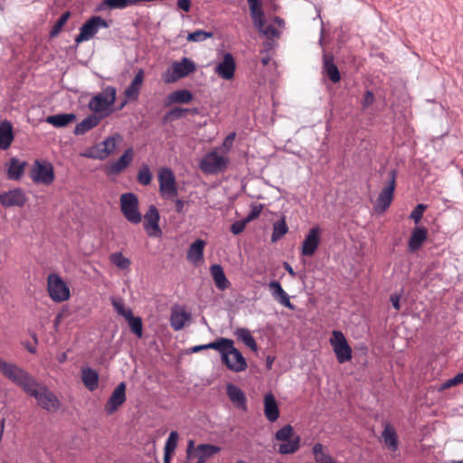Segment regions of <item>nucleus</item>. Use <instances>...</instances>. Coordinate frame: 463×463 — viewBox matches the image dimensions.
Wrapping results in <instances>:
<instances>
[{
    "label": "nucleus",
    "instance_id": "nucleus-1",
    "mask_svg": "<svg viewBox=\"0 0 463 463\" xmlns=\"http://www.w3.org/2000/svg\"><path fill=\"white\" fill-rule=\"evenodd\" d=\"M0 372L38 402L51 403V405L58 403L57 396L44 383L38 382L30 373L17 364L7 363L0 357Z\"/></svg>",
    "mask_w": 463,
    "mask_h": 463
},
{
    "label": "nucleus",
    "instance_id": "nucleus-2",
    "mask_svg": "<svg viewBox=\"0 0 463 463\" xmlns=\"http://www.w3.org/2000/svg\"><path fill=\"white\" fill-rule=\"evenodd\" d=\"M195 70V63L191 59L184 57L180 61H175L172 64L171 69H168L162 75V79L165 83L170 84L175 82L179 79L188 76Z\"/></svg>",
    "mask_w": 463,
    "mask_h": 463
},
{
    "label": "nucleus",
    "instance_id": "nucleus-3",
    "mask_svg": "<svg viewBox=\"0 0 463 463\" xmlns=\"http://www.w3.org/2000/svg\"><path fill=\"white\" fill-rule=\"evenodd\" d=\"M120 211L130 223L137 224L142 220V214L138 210V198L133 193L121 194Z\"/></svg>",
    "mask_w": 463,
    "mask_h": 463
},
{
    "label": "nucleus",
    "instance_id": "nucleus-4",
    "mask_svg": "<svg viewBox=\"0 0 463 463\" xmlns=\"http://www.w3.org/2000/svg\"><path fill=\"white\" fill-rule=\"evenodd\" d=\"M293 435V428L287 424L275 433V439L279 441H285L279 447V452L283 455L294 454L300 448V437L297 436L290 439Z\"/></svg>",
    "mask_w": 463,
    "mask_h": 463
},
{
    "label": "nucleus",
    "instance_id": "nucleus-5",
    "mask_svg": "<svg viewBox=\"0 0 463 463\" xmlns=\"http://www.w3.org/2000/svg\"><path fill=\"white\" fill-rule=\"evenodd\" d=\"M109 24L101 16L92 15L80 27V33L75 37V43H80L90 40L100 28H109Z\"/></svg>",
    "mask_w": 463,
    "mask_h": 463
},
{
    "label": "nucleus",
    "instance_id": "nucleus-6",
    "mask_svg": "<svg viewBox=\"0 0 463 463\" xmlns=\"http://www.w3.org/2000/svg\"><path fill=\"white\" fill-rule=\"evenodd\" d=\"M31 178L35 184L49 185L54 181L53 165L44 160H35L31 169Z\"/></svg>",
    "mask_w": 463,
    "mask_h": 463
},
{
    "label": "nucleus",
    "instance_id": "nucleus-7",
    "mask_svg": "<svg viewBox=\"0 0 463 463\" xmlns=\"http://www.w3.org/2000/svg\"><path fill=\"white\" fill-rule=\"evenodd\" d=\"M330 344L333 347L338 363L345 364L352 359V348L348 345L345 336L341 331L334 330L332 332Z\"/></svg>",
    "mask_w": 463,
    "mask_h": 463
},
{
    "label": "nucleus",
    "instance_id": "nucleus-8",
    "mask_svg": "<svg viewBox=\"0 0 463 463\" xmlns=\"http://www.w3.org/2000/svg\"><path fill=\"white\" fill-rule=\"evenodd\" d=\"M48 293L55 302H63L70 298V288L61 278L56 273L48 276Z\"/></svg>",
    "mask_w": 463,
    "mask_h": 463
},
{
    "label": "nucleus",
    "instance_id": "nucleus-9",
    "mask_svg": "<svg viewBox=\"0 0 463 463\" xmlns=\"http://www.w3.org/2000/svg\"><path fill=\"white\" fill-rule=\"evenodd\" d=\"M396 177L397 171L395 169L390 170L388 173V182L377 197V210L380 213L386 211L392 203L396 187Z\"/></svg>",
    "mask_w": 463,
    "mask_h": 463
},
{
    "label": "nucleus",
    "instance_id": "nucleus-10",
    "mask_svg": "<svg viewBox=\"0 0 463 463\" xmlns=\"http://www.w3.org/2000/svg\"><path fill=\"white\" fill-rule=\"evenodd\" d=\"M116 89L107 87L101 93L95 95L89 103V109L94 113L103 112L116 100Z\"/></svg>",
    "mask_w": 463,
    "mask_h": 463
},
{
    "label": "nucleus",
    "instance_id": "nucleus-11",
    "mask_svg": "<svg viewBox=\"0 0 463 463\" xmlns=\"http://www.w3.org/2000/svg\"><path fill=\"white\" fill-rule=\"evenodd\" d=\"M159 189L163 194L169 198L177 196L178 191L175 183V176L168 167H162L158 172Z\"/></svg>",
    "mask_w": 463,
    "mask_h": 463
},
{
    "label": "nucleus",
    "instance_id": "nucleus-12",
    "mask_svg": "<svg viewBox=\"0 0 463 463\" xmlns=\"http://www.w3.org/2000/svg\"><path fill=\"white\" fill-rule=\"evenodd\" d=\"M228 164V159L220 156L217 152H210L200 163L201 169L207 174H217L223 170Z\"/></svg>",
    "mask_w": 463,
    "mask_h": 463
},
{
    "label": "nucleus",
    "instance_id": "nucleus-13",
    "mask_svg": "<svg viewBox=\"0 0 463 463\" xmlns=\"http://www.w3.org/2000/svg\"><path fill=\"white\" fill-rule=\"evenodd\" d=\"M226 367L235 373L243 372L247 369V362L242 354L231 345L227 351V359L222 360Z\"/></svg>",
    "mask_w": 463,
    "mask_h": 463
},
{
    "label": "nucleus",
    "instance_id": "nucleus-14",
    "mask_svg": "<svg viewBox=\"0 0 463 463\" xmlns=\"http://www.w3.org/2000/svg\"><path fill=\"white\" fill-rule=\"evenodd\" d=\"M144 229L149 236L159 237L162 231L159 226L160 214L157 208L151 204L144 215Z\"/></svg>",
    "mask_w": 463,
    "mask_h": 463
},
{
    "label": "nucleus",
    "instance_id": "nucleus-15",
    "mask_svg": "<svg viewBox=\"0 0 463 463\" xmlns=\"http://www.w3.org/2000/svg\"><path fill=\"white\" fill-rule=\"evenodd\" d=\"M320 234L321 229L318 226L312 227L308 231L301 247V254L303 256L310 257L316 253L321 241Z\"/></svg>",
    "mask_w": 463,
    "mask_h": 463
},
{
    "label": "nucleus",
    "instance_id": "nucleus-16",
    "mask_svg": "<svg viewBox=\"0 0 463 463\" xmlns=\"http://www.w3.org/2000/svg\"><path fill=\"white\" fill-rule=\"evenodd\" d=\"M26 203V196L22 189L15 188L0 194V203L4 207H23Z\"/></svg>",
    "mask_w": 463,
    "mask_h": 463
},
{
    "label": "nucleus",
    "instance_id": "nucleus-17",
    "mask_svg": "<svg viewBox=\"0 0 463 463\" xmlns=\"http://www.w3.org/2000/svg\"><path fill=\"white\" fill-rule=\"evenodd\" d=\"M236 70L235 60L232 53L226 52L222 61L216 66L215 72L223 80H229L234 77Z\"/></svg>",
    "mask_w": 463,
    "mask_h": 463
},
{
    "label": "nucleus",
    "instance_id": "nucleus-18",
    "mask_svg": "<svg viewBox=\"0 0 463 463\" xmlns=\"http://www.w3.org/2000/svg\"><path fill=\"white\" fill-rule=\"evenodd\" d=\"M428 238V230L423 226H415L408 241V250L410 252H415L421 248Z\"/></svg>",
    "mask_w": 463,
    "mask_h": 463
},
{
    "label": "nucleus",
    "instance_id": "nucleus-19",
    "mask_svg": "<svg viewBox=\"0 0 463 463\" xmlns=\"http://www.w3.org/2000/svg\"><path fill=\"white\" fill-rule=\"evenodd\" d=\"M322 71L333 83H337L341 80L340 71L335 64L334 56L331 53L324 52Z\"/></svg>",
    "mask_w": 463,
    "mask_h": 463
},
{
    "label": "nucleus",
    "instance_id": "nucleus-20",
    "mask_svg": "<svg viewBox=\"0 0 463 463\" xmlns=\"http://www.w3.org/2000/svg\"><path fill=\"white\" fill-rule=\"evenodd\" d=\"M269 288L274 300L291 310L295 309V306L290 302L289 296L283 289L281 284L278 280L270 281Z\"/></svg>",
    "mask_w": 463,
    "mask_h": 463
},
{
    "label": "nucleus",
    "instance_id": "nucleus-21",
    "mask_svg": "<svg viewBox=\"0 0 463 463\" xmlns=\"http://www.w3.org/2000/svg\"><path fill=\"white\" fill-rule=\"evenodd\" d=\"M134 150L132 147L127 148L121 156L112 163L108 169L109 175H118L123 172L133 161Z\"/></svg>",
    "mask_w": 463,
    "mask_h": 463
},
{
    "label": "nucleus",
    "instance_id": "nucleus-22",
    "mask_svg": "<svg viewBox=\"0 0 463 463\" xmlns=\"http://www.w3.org/2000/svg\"><path fill=\"white\" fill-rule=\"evenodd\" d=\"M145 71L143 69H139L136 73L131 83L126 88L124 91L125 97L128 100H137L140 92L141 86L144 81Z\"/></svg>",
    "mask_w": 463,
    "mask_h": 463
},
{
    "label": "nucleus",
    "instance_id": "nucleus-23",
    "mask_svg": "<svg viewBox=\"0 0 463 463\" xmlns=\"http://www.w3.org/2000/svg\"><path fill=\"white\" fill-rule=\"evenodd\" d=\"M14 139L13 125L7 119L0 122V149L6 150Z\"/></svg>",
    "mask_w": 463,
    "mask_h": 463
},
{
    "label": "nucleus",
    "instance_id": "nucleus-24",
    "mask_svg": "<svg viewBox=\"0 0 463 463\" xmlns=\"http://www.w3.org/2000/svg\"><path fill=\"white\" fill-rule=\"evenodd\" d=\"M77 119L75 113H59L50 115L45 121L57 128H62L73 123Z\"/></svg>",
    "mask_w": 463,
    "mask_h": 463
},
{
    "label": "nucleus",
    "instance_id": "nucleus-25",
    "mask_svg": "<svg viewBox=\"0 0 463 463\" xmlns=\"http://www.w3.org/2000/svg\"><path fill=\"white\" fill-rule=\"evenodd\" d=\"M210 273L213 277L214 284L219 290L227 289L231 283L225 276L223 268L220 264H213L210 267Z\"/></svg>",
    "mask_w": 463,
    "mask_h": 463
},
{
    "label": "nucleus",
    "instance_id": "nucleus-26",
    "mask_svg": "<svg viewBox=\"0 0 463 463\" xmlns=\"http://www.w3.org/2000/svg\"><path fill=\"white\" fill-rule=\"evenodd\" d=\"M101 118L95 113H91L81 122L76 125L73 134L76 136H81L89 132L90 130L96 128L100 122Z\"/></svg>",
    "mask_w": 463,
    "mask_h": 463
},
{
    "label": "nucleus",
    "instance_id": "nucleus-27",
    "mask_svg": "<svg viewBox=\"0 0 463 463\" xmlns=\"http://www.w3.org/2000/svg\"><path fill=\"white\" fill-rule=\"evenodd\" d=\"M205 241L197 239L189 247L187 251V259L193 263H198L203 259V250Z\"/></svg>",
    "mask_w": 463,
    "mask_h": 463
},
{
    "label": "nucleus",
    "instance_id": "nucleus-28",
    "mask_svg": "<svg viewBox=\"0 0 463 463\" xmlns=\"http://www.w3.org/2000/svg\"><path fill=\"white\" fill-rule=\"evenodd\" d=\"M121 140V136L118 133H115L112 136L108 137L106 139H104L100 146L103 147V153L102 156H98L99 160H104L106 159L109 155L113 154L118 146V142Z\"/></svg>",
    "mask_w": 463,
    "mask_h": 463
},
{
    "label": "nucleus",
    "instance_id": "nucleus-29",
    "mask_svg": "<svg viewBox=\"0 0 463 463\" xmlns=\"http://www.w3.org/2000/svg\"><path fill=\"white\" fill-rule=\"evenodd\" d=\"M26 162L20 161L16 157L10 159V163L7 168V175L11 180H19L24 173Z\"/></svg>",
    "mask_w": 463,
    "mask_h": 463
},
{
    "label": "nucleus",
    "instance_id": "nucleus-30",
    "mask_svg": "<svg viewBox=\"0 0 463 463\" xmlns=\"http://www.w3.org/2000/svg\"><path fill=\"white\" fill-rule=\"evenodd\" d=\"M190 318L191 315L188 312L173 309L170 316V325L175 331H179L184 328Z\"/></svg>",
    "mask_w": 463,
    "mask_h": 463
},
{
    "label": "nucleus",
    "instance_id": "nucleus-31",
    "mask_svg": "<svg viewBox=\"0 0 463 463\" xmlns=\"http://www.w3.org/2000/svg\"><path fill=\"white\" fill-rule=\"evenodd\" d=\"M193 99V93L185 89L177 90L167 96V105L187 104Z\"/></svg>",
    "mask_w": 463,
    "mask_h": 463
},
{
    "label": "nucleus",
    "instance_id": "nucleus-32",
    "mask_svg": "<svg viewBox=\"0 0 463 463\" xmlns=\"http://www.w3.org/2000/svg\"><path fill=\"white\" fill-rule=\"evenodd\" d=\"M81 380L86 388L90 391H94L99 385V374L90 367H86L81 370Z\"/></svg>",
    "mask_w": 463,
    "mask_h": 463
},
{
    "label": "nucleus",
    "instance_id": "nucleus-33",
    "mask_svg": "<svg viewBox=\"0 0 463 463\" xmlns=\"http://www.w3.org/2000/svg\"><path fill=\"white\" fill-rule=\"evenodd\" d=\"M231 345H233V340L225 337H220L213 342L206 344V347L208 349H213L218 351L221 354V359L226 360L227 351Z\"/></svg>",
    "mask_w": 463,
    "mask_h": 463
},
{
    "label": "nucleus",
    "instance_id": "nucleus-34",
    "mask_svg": "<svg viewBox=\"0 0 463 463\" xmlns=\"http://www.w3.org/2000/svg\"><path fill=\"white\" fill-rule=\"evenodd\" d=\"M226 392L232 402L236 405H245L246 404V396L244 392L235 384L228 383L226 385Z\"/></svg>",
    "mask_w": 463,
    "mask_h": 463
},
{
    "label": "nucleus",
    "instance_id": "nucleus-35",
    "mask_svg": "<svg viewBox=\"0 0 463 463\" xmlns=\"http://www.w3.org/2000/svg\"><path fill=\"white\" fill-rule=\"evenodd\" d=\"M382 436L384 443L392 451L398 449V436L392 426L390 424L385 425Z\"/></svg>",
    "mask_w": 463,
    "mask_h": 463
},
{
    "label": "nucleus",
    "instance_id": "nucleus-36",
    "mask_svg": "<svg viewBox=\"0 0 463 463\" xmlns=\"http://www.w3.org/2000/svg\"><path fill=\"white\" fill-rule=\"evenodd\" d=\"M316 463H337L326 451L321 443H316L312 448Z\"/></svg>",
    "mask_w": 463,
    "mask_h": 463
},
{
    "label": "nucleus",
    "instance_id": "nucleus-37",
    "mask_svg": "<svg viewBox=\"0 0 463 463\" xmlns=\"http://www.w3.org/2000/svg\"><path fill=\"white\" fill-rule=\"evenodd\" d=\"M235 335L241 340L246 346L252 351L258 350V345L251 335L250 332L247 328L240 327L235 330Z\"/></svg>",
    "mask_w": 463,
    "mask_h": 463
},
{
    "label": "nucleus",
    "instance_id": "nucleus-38",
    "mask_svg": "<svg viewBox=\"0 0 463 463\" xmlns=\"http://www.w3.org/2000/svg\"><path fill=\"white\" fill-rule=\"evenodd\" d=\"M126 401V383H120L112 392L107 405H122Z\"/></svg>",
    "mask_w": 463,
    "mask_h": 463
},
{
    "label": "nucleus",
    "instance_id": "nucleus-39",
    "mask_svg": "<svg viewBox=\"0 0 463 463\" xmlns=\"http://www.w3.org/2000/svg\"><path fill=\"white\" fill-rule=\"evenodd\" d=\"M221 448L212 444H200L194 452V456H199L207 460V458L220 452Z\"/></svg>",
    "mask_w": 463,
    "mask_h": 463
},
{
    "label": "nucleus",
    "instance_id": "nucleus-40",
    "mask_svg": "<svg viewBox=\"0 0 463 463\" xmlns=\"http://www.w3.org/2000/svg\"><path fill=\"white\" fill-rule=\"evenodd\" d=\"M288 231V225L286 223L285 218H281L280 220L275 222L273 223V232L271 234V241L276 242L280 240Z\"/></svg>",
    "mask_w": 463,
    "mask_h": 463
},
{
    "label": "nucleus",
    "instance_id": "nucleus-41",
    "mask_svg": "<svg viewBox=\"0 0 463 463\" xmlns=\"http://www.w3.org/2000/svg\"><path fill=\"white\" fill-rule=\"evenodd\" d=\"M128 321V324L130 327V330L133 334H135L137 337H142L143 335V322L141 317H135L133 312L130 316H128L125 318Z\"/></svg>",
    "mask_w": 463,
    "mask_h": 463
},
{
    "label": "nucleus",
    "instance_id": "nucleus-42",
    "mask_svg": "<svg viewBox=\"0 0 463 463\" xmlns=\"http://www.w3.org/2000/svg\"><path fill=\"white\" fill-rule=\"evenodd\" d=\"M70 16L71 12L66 11L58 18V20L55 22L54 25L52 26L50 32L51 37H56L61 32L64 24L67 23Z\"/></svg>",
    "mask_w": 463,
    "mask_h": 463
},
{
    "label": "nucleus",
    "instance_id": "nucleus-43",
    "mask_svg": "<svg viewBox=\"0 0 463 463\" xmlns=\"http://www.w3.org/2000/svg\"><path fill=\"white\" fill-rule=\"evenodd\" d=\"M110 261L120 269H126L130 265L129 259L123 256L120 251L112 253L109 256Z\"/></svg>",
    "mask_w": 463,
    "mask_h": 463
},
{
    "label": "nucleus",
    "instance_id": "nucleus-44",
    "mask_svg": "<svg viewBox=\"0 0 463 463\" xmlns=\"http://www.w3.org/2000/svg\"><path fill=\"white\" fill-rule=\"evenodd\" d=\"M152 173L147 165H143L137 173V182L142 185H148L152 180Z\"/></svg>",
    "mask_w": 463,
    "mask_h": 463
},
{
    "label": "nucleus",
    "instance_id": "nucleus-45",
    "mask_svg": "<svg viewBox=\"0 0 463 463\" xmlns=\"http://www.w3.org/2000/svg\"><path fill=\"white\" fill-rule=\"evenodd\" d=\"M104 5L109 9H125L128 5V0H102V4L97 7V11L104 9Z\"/></svg>",
    "mask_w": 463,
    "mask_h": 463
},
{
    "label": "nucleus",
    "instance_id": "nucleus-46",
    "mask_svg": "<svg viewBox=\"0 0 463 463\" xmlns=\"http://www.w3.org/2000/svg\"><path fill=\"white\" fill-rule=\"evenodd\" d=\"M212 37H213V33L199 29L193 33H188L186 39L188 42L200 43V42H203L206 39H209Z\"/></svg>",
    "mask_w": 463,
    "mask_h": 463
},
{
    "label": "nucleus",
    "instance_id": "nucleus-47",
    "mask_svg": "<svg viewBox=\"0 0 463 463\" xmlns=\"http://www.w3.org/2000/svg\"><path fill=\"white\" fill-rule=\"evenodd\" d=\"M111 304L117 313L126 318L128 316H130L132 310L128 307H126L124 302L121 298H111Z\"/></svg>",
    "mask_w": 463,
    "mask_h": 463
},
{
    "label": "nucleus",
    "instance_id": "nucleus-48",
    "mask_svg": "<svg viewBox=\"0 0 463 463\" xmlns=\"http://www.w3.org/2000/svg\"><path fill=\"white\" fill-rule=\"evenodd\" d=\"M178 433L177 431H171L169 434V437L165 444L164 451L167 453H174L175 450V448L177 446V440H178Z\"/></svg>",
    "mask_w": 463,
    "mask_h": 463
},
{
    "label": "nucleus",
    "instance_id": "nucleus-49",
    "mask_svg": "<svg viewBox=\"0 0 463 463\" xmlns=\"http://www.w3.org/2000/svg\"><path fill=\"white\" fill-rule=\"evenodd\" d=\"M249 7L252 20L264 17V12L260 0H253L251 4H249Z\"/></svg>",
    "mask_w": 463,
    "mask_h": 463
},
{
    "label": "nucleus",
    "instance_id": "nucleus-50",
    "mask_svg": "<svg viewBox=\"0 0 463 463\" xmlns=\"http://www.w3.org/2000/svg\"><path fill=\"white\" fill-rule=\"evenodd\" d=\"M461 383H463V372H461V373L456 374L454 377L445 381L441 384L440 389L445 390V389H448V388H450L452 386H456V385H458Z\"/></svg>",
    "mask_w": 463,
    "mask_h": 463
},
{
    "label": "nucleus",
    "instance_id": "nucleus-51",
    "mask_svg": "<svg viewBox=\"0 0 463 463\" xmlns=\"http://www.w3.org/2000/svg\"><path fill=\"white\" fill-rule=\"evenodd\" d=\"M263 209V205L259 203H253L251 204V207H250V212L248 213V215L244 218V220L249 223L252 221H254L255 219H257L261 211Z\"/></svg>",
    "mask_w": 463,
    "mask_h": 463
},
{
    "label": "nucleus",
    "instance_id": "nucleus-52",
    "mask_svg": "<svg viewBox=\"0 0 463 463\" xmlns=\"http://www.w3.org/2000/svg\"><path fill=\"white\" fill-rule=\"evenodd\" d=\"M426 208L427 206L423 203L417 204V206L411 213L410 218L413 220L415 223H418L421 220Z\"/></svg>",
    "mask_w": 463,
    "mask_h": 463
},
{
    "label": "nucleus",
    "instance_id": "nucleus-53",
    "mask_svg": "<svg viewBox=\"0 0 463 463\" xmlns=\"http://www.w3.org/2000/svg\"><path fill=\"white\" fill-rule=\"evenodd\" d=\"M264 413L270 422H274L279 417V407H264Z\"/></svg>",
    "mask_w": 463,
    "mask_h": 463
},
{
    "label": "nucleus",
    "instance_id": "nucleus-54",
    "mask_svg": "<svg viewBox=\"0 0 463 463\" xmlns=\"http://www.w3.org/2000/svg\"><path fill=\"white\" fill-rule=\"evenodd\" d=\"M247 224L248 222L244 219L236 221L231 225V232L234 235H238L244 231Z\"/></svg>",
    "mask_w": 463,
    "mask_h": 463
},
{
    "label": "nucleus",
    "instance_id": "nucleus-55",
    "mask_svg": "<svg viewBox=\"0 0 463 463\" xmlns=\"http://www.w3.org/2000/svg\"><path fill=\"white\" fill-rule=\"evenodd\" d=\"M187 112L188 109L175 107L168 111V115L172 117V120H175L183 118Z\"/></svg>",
    "mask_w": 463,
    "mask_h": 463
},
{
    "label": "nucleus",
    "instance_id": "nucleus-56",
    "mask_svg": "<svg viewBox=\"0 0 463 463\" xmlns=\"http://www.w3.org/2000/svg\"><path fill=\"white\" fill-rule=\"evenodd\" d=\"M101 146H100V144L92 146L90 151L84 154V156L93 159H99L98 156L104 155L103 148Z\"/></svg>",
    "mask_w": 463,
    "mask_h": 463
},
{
    "label": "nucleus",
    "instance_id": "nucleus-57",
    "mask_svg": "<svg viewBox=\"0 0 463 463\" xmlns=\"http://www.w3.org/2000/svg\"><path fill=\"white\" fill-rule=\"evenodd\" d=\"M374 101V95L373 93V91L371 90H366L364 94V99H363V101H362V106L364 109H366L368 108L369 106H371Z\"/></svg>",
    "mask_w": 463,
    "mask_h": 463
},
{
    "label": "nucleus",
    "instance_id": "nucleus-58",
    "mask_svg": "<svg viewBox=\"0 0 463 463\" xmlns=\"http://www.w3.org/2000/svg\"><path fill=\"white\" fill-rule=\"evenodd\" d=\"M401 298H402V293H392L390 296V301L392 303V306L397 311H399L401 309Z\"/></svg>",
    "mask_w": 463,
    "mask_h": 463
},
{
    "label": "nucleus",
    "instance_id": "nucleus-59",
    "mask_svg": "<svg viewBox=\"0 0 463 463\" xmlns=\"http://www.w3.org/2000/svg\"><path fill=\"white\" fill-rule=\"evenodd\" d=\"M235 137H236V133L235 132H232L230 133L226 137L225 139L223 140L222 142V146L226 149V150H230L233 145V141L235 139Z\"/></svg>",
    "mask_w": 463,
    "mask_h": 463
},
{
    "label": "nucleus",
    "instance_id": "nucleus-60",
    "mask_svg": "<svg viewBox=\"0 0 463 463\" xmlns=\"http://www.w3.org/2000/svg\"><path fill=\"white\" fill-rule=\"evenodd\" d=\"M262 34L265 36L270 38V37H278L279 32L278 30L273 27L272 25H267L264 30L261 32Z\"/></svg>",
    "mask_w": 463,
    "mask_h": 463
},
{
    "label": "nucleus",
    "instance_id": "nucleus-61",
    "mask_svg": "<svg viewBox=\"0 0 463 463\" xmlns=\"http://www.w3.org/2000/svg\"><path fill=\"white\" fill-rule=\"evenodd\" d=\"M191 4V0H177L178 8L186 13L190 11Z\"/></svg>",
    "mask_w": 463,
    "mask_h": 463
},
{
    "label": "nucleus",
    "instance_id": "nucleus-62",
    "mask_svg": "<svg viewBox=\"0 0 463 463\" xmlns=\"http://www.w3.org/2000/svg\"><path fill=\"white\" fill-rule=\"evenodd\" d=\"M263 405H278L272 392H268L264 395Z\"/></svg>",
    "mask_w": 463,
    "mask_h": 463
},
{
    "label": "nucleus",
    "instance_id": "nucleus-63",
    "mask_svg": "<svg viewBox=\"0 0 463 463\" xmlns=\"http://www.w3.org/2000/svg\"><path fill=\"white\" fill-rule=\"evenodd\" d=\"M253 21V24H254V26L259 30L260 33H261L264 28L266 27L265 26V18L262 17V18H259V19H255V20H252Z\"/></svg>",
    "mask_w": 463,
    "mask_h": 463
},
{
    "label": "nucleus",
    "instance_id": "nucleus-64",
    "mask_svg": "<svg viewBox=\"0 0 463 463\" xmlns=\"http://www.w3.org/2000/svg\"><path fill=\"white\" fill-rule=\"evenodd\" d=\"M184 202L181 199H176L175 202V210L177 213H183Z\"/></svg>",
    "mask_w": 463,
    "mask_h": 463
}]
</instances>
